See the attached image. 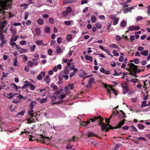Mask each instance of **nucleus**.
<instances>
[{
	"label": "nucleus",
	"instance_id": "obj_1",
	"mask_svg": "<svg viewBox=\"0 0 150 150\" xmlns=\"http://www.w3.org/2000/svg\"><path fill=\"white\" fill-rule=\"evenodd\" d=\"M12 2V0H0V15L1 16L5 14V9L11 8Z\"/></svg>",
	"mask_w": 150,
	"mask_h": 150
},
{
	"label": "nucleus",
	"instance_id": "obj_2",
	"mask_svg": "<svg viewBox=\"0 0 150 150\" xmlns=\"http://www.w3.org/2000/svg\"><path fill=\"white\" fill-rule=\"evenodd\" d=\"M33 109H30L28 111V114L30 115L29 118L27 119V123L29 124H31L32 123H35L37 121H38L37 118V115L38 114L37 112L33 113Z\"/></svg>",
	"mask_w": 150,
	"mask_h": 150
},
{
	"label": "nucleus",
	"instance_id": "obj_3",
	"mask_svg": "<svg viewBox=\"0 0 150 150\" xmlns=\"http://www.w3.org/2000/svg\"><path fill=\"white\" fill-rule=\"evenodd\" d=\"M127 65L129 67V68L127 69V70L130 72L131 75L136 76L137 73L136 70L137 69V68L139 67L138 66L132 63H129Z\"/></svg>",
	"mask_w": 150,
	"mask_h": 150
},
{
	"label": "nucleus",
	"instance_id": "obj_4",
	"mask_svg": "<svg viewBox=\"0 0 150 150\" xmlns=\"http://www.w3.org/2000/svg\"><path fill=\"white\" fill-rule=\"evenodd\" d=\"M95 122H98V124L100 126V127L102 130L105 129L107 127V125L104 123L103 122V118L100 116H98L95 117Z\"/></svg>",
	"mask_w": 150,
	"mask_h": 150
},
{
	"label": "nucleus",
	"instance_id": "obj_5",
	"mask_svg": "<svg viewBox=\"0 0 150 150\" xmlns=\"http://www.w3.org/2000/svg\"><path fill=\"white\" fill-rule=\"evenodd\" d=\"M122 87L123 88V93L125 94L129 91L128 86L125 84L124 85H122Z\"/></svg>",
	"mask_w": 150,
	"mask_h": 150
},
{
	"label": "nucleus",
	"instance_id": "obj_6",
	"mask_svg": "<svg viewBox=\"0 0 150 150\" xmlns=\"http://www.w3.org/2000/svg\"><path fill=\"white\" fill-rule=\"evenodd\" d=\"M45 73L44 71L41 72L37 76V79L39 80H41L42 77H44L45 76Z\"/></svg>",
	"mask_w": 150,
	"mask_h": 150
},
{
	"label": "nucleus",
	"instance_id": "obj_7",
	"mask_svg": "<svg viewBox=\"0 0 150 150\" xmlns=\"http://www.w3.org/2000/svg\"><path fill=\"white\" fill-rule=\"evenodd\" d=\"M126 121L125 120H124L120 121L118 124L117 126L115 127V128L116 129H117L118 128H120L121 126L125 123V121Z\"/></svg>",
	"mask_w": 150,
	"mask_h": 150
},
{
	"label": "nucleus",
	"instance_id": "obj_8",
	"mask_svg": "<svg viewBox=\"0 0 150 150\" xmlns=\"http://www.w3.org/2000/svg\"><path fill=\"white\" fill-rule=\"evenodd\" d=\"M106 125H107V127H106L105 128V129L103 130H105L106 132H108L110 129H115V127H113L111 125H110L109 124H106Z\"/></svg>",
	"mask_w": 150,
	"mask_h": 150
},
{
	"label": "nucleus",
	"instance_id": "obj_9",
	"mask_svg": "<svg viewBox=\"0 0 150 150\" xmlns=\"http://www.w3.org/2000/svg\"><path fill=\"white\" fill-rule=\"evenodd\" d=\"M87 136L88 137H92L96 136V135L91 132H88Z\"/></svg>",
	"mask_w": 150,
	"mask_h": 150
},
{
	"label": "nucleus",
	"instance_id": "obj_10",
	"mask_svg": "<svg viewBox=\"0 0 150 150\" xmlns=\"http://www.w3.org/2000/svg\"><path fill=\"white\" fill-rule=\"evenodd\" d=\"M40 136L41 137H40V138L41 139V140L42 141V142L43 143H44L47 140H48L49 139L48 137H45L42 135H40Z\"/></svg>",
	"mask_w": 150,
	"mask_h": 150
},
{
	"label": "nucleus",
	"instance_id": "obj_11",
	"mask_svg": "<svg viewBox=\"0 0 150 150\" xmlns=\"http://www.w3.org/2000/svg\"><path fill=\"white\" fill-rule=\"evenodd\" d=\"M148 50H146L141 52L140 53L141 54H143L144 56H147L148 55Z\"/></svg>",
	"mask_w": 150,
	"mask_h": 150
},
{
	"label": "nucleus",
	"instance_id": "obj_12",
	"mask_svg": "<svg viewBox=\"0 0 150 150\" xmlns=\"http://www.w3.org/2000/svg\"><path fill=\"white\" fill-rule=\"evenodd\" d=\"M85 58L86 60H89L91 62H92L93 61V58L90 56L86 55L85 56Z\"/></svg>",
	"mask_w": 150,
	"mask_h": 150
},
{
	"label": "nucleus",
	"instance_id": "obj_13",
	"mask_svg": "<svg viewBox=\"0 0 150 150\" xmlns=\"http://www.w3.org/2000/svg\"><path fill=\"white\" fill-rule=\"evenodd\" d=\"M28 86L30 87V89L31 90H34L35 89V88H36V86H34L32 84L30 83H28Z\"/></svg>",
	"mask_w": 150,
	"mask_h": 150
},
{
	"label": "nucleus",
	"instance_id": "obj_14",
	"mask_svg": "<svg viewBox=\"0 0 150 150\" xmlns=\"http://www.w3.org/2000/svg\"><path fill=\"white\" fill-rule=\"evenodd\" d=\"M50 78L49 76V75H47L46 76L44 79V81L46 82L47 84H48L50 81Z\"/></svg>",
	"mask_w": 150,
	"mask_h": 150
},
{
	"label": "nucleus",
	"instance_id": "obj_15",
	"mask_svg": "<svg viewBox=\"0 0 150 150\" xmlns=\"http://www.w3.org/2000/svg\"><path fill=\"white\" fill-rule=\"evenodd\" d=\"M94 80L95 79L93 78H91L89 79L88 83L91 87H92V86H91V85L93 84L94 81Z\"/></svg>",
	"mask_w": 150,
	"mask_h": 150
},
{
	"label": "nucleus",
	"instance_id": "obj_16",
	"mask_svg": "<svg viewBox=\"0 0 150 150\" xmlns=\"http://www.w3.org/2000/svg\"><path fill=\"white\" fill-rule=\"evenodd\" d=\"M36 104V101H32L30 103L29 105V106L30 107V108L33 109L34 108V106Z\"/></svg>",
	"mask_w": 150,
	"mask_h": 150
},
{
	"label": "nucleus",
	"instance_id": "obj_17",
	"mask_svg": "<svg viewBox=\"0 0 150 150\" xmlns=\"http://www.w3.org/2000/svg\"><path fill=\"white\" fill-rule=\"evenodd\" d=\"M109 47L116 49H118V45H117L114 43L110 45L109 46Z\"/></svg>",
	"mask_w": 150,
	"mask_h": 150
},
{
	"label": "nucleus",
	"instance_id": "obj_18",
	"mask_svg": "<svg viewBox=\"0 0 150 150\" xmlns=\"http://www.w3.org/2000/svg\"><path fill=\"white\" fill-rule=\"evenodd\" d=\"M127 25L126 22L125 20L122 21L120 23V26L122 27H124Z\"/></svg>",
	"mask_w": 150,
	"mask_h": 150
},
{
	"label": "nucleus",
	"instance_id": "obj_19",
	"mask_svg": "<svg viewBox=\"0 0 150 150\" xmlns=\"http://www.w3.org/2000/svg\"><path fill=\"white\" fill-rule=\"evenodd\" d=\"M70 70H69L68 67L67 66H66L64 69V74H68Z\"/></svg>",
	"mask_w": 150,
	"mask_h": 150
},
{
	"label": "nucleus",
	"instance_id": "obj_20",
	"mask_svg": "<svg viewBox=\"0 0 150 150\" xmlns=\"http://www.w3.org/2000/svg\"><path fill=\"white\" fill-rule=\"evenodd\" d=\"M72 35L71 34L67 35L66 37V39L67 41H69L72 39Z\"/></svg>",
	"mask_w": 150,
	"mask_h": 150
},
{
	"label": "nucleus",
	"instance_id": "obj_21",
	"mask_svg": "<svg viewBox=\"0 0 150 150\" xmlns=\"http://www.w3.org/2000/svg\"><path fill=\"white\" fill-rule=\"evenodd\" d=\"M35 32L37 35H39L40 33V28H36L35 29Z\"/></svg>",
	"mask_w": 150,
	"mask_h": 150
},
{
	"label": "nucleus",
	"instance_id": "obj_22",
	"mask_svg": "<svg viewBox=\"0 0 150 150\" xmlns=\"http://www.w3.org/2000/svg\"><path fill=\"white\" fill-rule=\"evenodd\" d=\"M37 22L39 25H42L43 24L44 21L42 19L40 18L37 20Z\"/></svg>",
	"mask_w": 150,
	"mask_h": 150
},
{
	"label": "nucleus",
	"instance_id": "obj_23",
	"mask_svg": "<svg viewBox=\"0 0 150 150\" xmlns=\"http://www.w3.org/2000/svg\"><path fill=\"white\" fill-rule=\"evenodd\" d=\"M7 94L8 96H7V98L9 99H11L14 96V95L12 93H7Z\"/></svg>",
	"mask_w": 150,
	"mask_h": 150
},
{
	"label": "nucleus",
	"instance_id": "obj_24",
	"mask_svg": "<svg viewBox=\"0 0 150 150\" xmlns=\"http://www.w3.org/2000/svg\"><path fill=\"white\" fill-rule=\"evenodd\" d=\"M113 86H111L110 87V88L107 89L108 91V95L110 97V98H111V94L112 93H113V92L110 91L111 88H112Z\"/></svg>",
	"mask_w": 150,
	"mask_h": 150
},
{
	"label": "nucleus",
	"instance_id": "obj_25",
	"mask_svg": "<svg viewBox=\"0 0 150 150\" xmlns=\"http://www.w3.org/2000/svg\"><path fill=\"white\" fill-rule=\"evenodd\" d=\"M62 52V50L60 46H57L56 47V52L58 54Z\"/></svg>",
	"mask_w": 150,
	"mask_h": 150
},
{
	"label": "nucleus",
	"instance_id": "obj_26",
	"mask_svg": "<svg viewBox=\"0 0 150 150\" xmlns=\"http://www.w3.org/2000/svg\"><path fill=\"white\" fill-rule=\"evenodd\" d=\"M96 17L94 16H91V21L92 23H95L96 21Z\"/></svg>",
	"mask_w": 150,
	"mask_h": 150
},
{
	"label": "nucleus",
	"instance_id": "obj_27",
	"mask_svg": "<svg viewBox=\"0 0 150 150\" xmlns=\"http://www.w3.org/2000/svg\"><path fill=\"white\" fill-rule=\"evenodd\" d=\"M134 62L136 64H138L139 62V59L137 58L134 59L133 60H130V62Z\"/></svg>",
	"mask_w": 150,
	"mask_h": 150
},
{
	"label": "nucleus",
	"instance_id": "obj_28",
	"mask_svg": "<svg viewBox=\"0 0 150 150\" xmlns=\"http://www.w3.org/2000/svg\"><path fill=\"white\" fill-rule=\"evenodd\" d=\"M13 41V39L11 38L10 40V45H11L12 47H13L14 46H16V44L15 42H12Z\"/></svg>",
	"mask_w": 150,
	"mask_h": 150
},
{
	"label": "nucleus",
	"instance_id": "obj_29",
	"mask_svg": "<svg viewBox=\"0 0 150 150\" xmlns=\"http://www.w3.org/2000/svg\"><path fill=\"white\" fill-rule=\"evenodd\" d=\"M71 11L72 9L71 7L68 6L66 8V12H67V13H69V14L71 12Z\"/></svg>",
	"mask_w": 150,
	"mask_h": 150
},
{
	"label": "nucleus",
	"instance_id": "obj_30",
	"mask_svg": "<svg viewBox=\"0 0 150 150\" xmlns=\"http://www.w3.org/2000/svg\"><path fill=\"white\" fill-rule=\"evenodd\" d=\"M95 25L96 26V28L98 29H100L102 27V25L101 23H96L95 24Z\"/></svg>",
	"mask_w": 150,
	"mask_h": 150
},
{
	"label": "nucleus",
	"instance_id": "obj_31",
	"mask_svg": "<svg viewBox=\"0 0 150 150\" xmlns=\"http://www.w3.org/2000/svg\"><path fill=\"white\" fill-rule=\"evenodd\" d=\"M69 13L67 12L66 11H64L62 13V16L64 17H66L68 14Z\"/></svg>",
	"mask_w": 150,
	"mask_h": 150
},
{
	"label": "nucleus",
	"instance_id": "obj_32",
	"mask_svg": "<svg viewBox=\"0 0 150 150\" xmlns=\"http://www.w3.org/2000/svg\"><path fill=\"white\" fill-rule=\"evenodd\" d=\"M47 101V99L46 98H42L40 99V102L41 103H45Z\"/></svg>",
	"mask_w": 150,
	"mask_h": 150
},
{
	"label": "nucleus",
	"instance_id": "obj_33",
	"mask_svg": "<svg viewBox=\"0 0 150 150\" xmlns=\"http://www.w3.org/2000/svg\"><path fill=\"white\" fill-rule=\"evenodd\" d=\"M76 1L75 0H67L65 2V4L72 3L75 2Z\"/></svg>",
	"mask_w": 150,
	"mask_h": 150
},
{
	"label": "nucleus",
	"instance_id": "obj_34",
	"mask_svg": "<svg viewBox=\"0 0 150 150\" xmlns=\"http://www.w3.org/2000/svg\"><path fill=\"white\" fill-rule=\"evenodd\" d=\"M110 91L113 92V93L116 96L117 94L116 90L112 88H111Z\"/></svg>",
	"mask_w": 150,
	"mask_h": 150
},
{
	"label": "nucleus",
	"instance_id": "obj_35",
	"mask_svg": "<svg viewBox=\"0 0 150 150\" xmlns=\"http://www.w3.org/2000/svg\"><path fill=\"white\" fill-rule=\"evenodd\" d=\"M49 23L51 24H53L54 23V20L53 18H50L49 19Z\"/></svg>",
	"mask_w": 150,
	"mask_h": 150
},
{
	"label": "nucleus",
	"instance_id": "obj_36",
	"mask_svg": "<svg viewBox=\"0 0 150 150\" xmlns=\"http://www.w3.org/2000/svg\"><path fill=\"white\" fill-rule=\"evenodd\" d=\"M27 51V50H25V49H22V48H21V50H18V52L21 53H26Z\"/></svg>",
	"mask_w": 150,
	"mask_h": 150
},
{
	"label": "nucleus",
	"instance_id": "obj_37",
	"mask_svg": "<svg viewBox=\"0 0 150 150\" xmlns=\"http://www.w3.org/2000/svg\"><path fill=\"white\" fill-rule=\"evenodd\" d=\"M138 127L140 129H143L144 128V126L143 125L139 124L138 125Z\"/></svg>",
	"mask_w": 150,
	"mask_h": 150
},
{
	"label": "nucleus",
	"instance_id": "obj_38",
	"mask_svg": "<svg viewBox=\"0 0 150 150\" xmlns=\"http://www.w3.org/2000/svg\"><path fill=\"white\" fill-rule=\"evenodd\" d=\"M50 28L48 27H46L45 29V32L47 33H49L50 32Z\"/></svg>",
	"mask_w": 150,
	"mask_h": 150
},
{
	"label": "nucleus",
	"instance_id": "obj_39",
	"mask_svg": "<svg viewBox=\"0 0 150 150\" xmlns=\"http://www.w3.org/2000/svg\"><path fill=\"white\" fill-rule=\"evenodd\" d=\"M112 115H111L110 117L109 118H106L105 119L106 120V123H107V124H109V123L110 122V120L112 116Z\"/></svg>",
	"mask_w": 150,
	"mask_h": 150
},
{
	"label": "nucleus",
	"instance_id": "obj_40",
	"mask_svg": "<svg viewBox=\"0 0 150 150\" xmlns=\"http://www.w3.org/2000/svg\"><path fill=\"white\" fill-rule=\"evenodd\" d=\"M112 53L113 54V55L115 56H119V54L118 52H116V51L115 50H113L112 51Z\"/></svg>",
	"mask_w": 150,
	"mask_h": 150
},
{
	"label": "nucleus",
	"instance_id": "obj_41",
	"mask_svg": "<svg viewBox=\"0 0 150 150\" xmlns=\"http://www.w3.org/2000/svg\"><path fill=\"white\" fill-rule=\"evenodd\" d=\"M66 96V94H62L60 96L58 97V98L59 99H63Z\"/></svg>",
	"mask_w": 150,
	"mask_h": 150
},
{
	"label": "nucleus",
	"instance_id": "obj_42",
	"mask_svg": "<svg viewBox=\"0 0 150 150\" xmlns=\"http://www.w3.org/2000/svg\"><path fill=\"white\" fill-rule=\"evenodd\" d=\"M29 13L28 12H25V16H24V19L25 20H26L28 17V16L29 15Z\"/></svg>",
	"mask_w": 150,
	"mask_h": 150
},
{
	"label": "nucleus",
	"instance_id": "obj_43",
	"mask_svg": "<svg viewBox=\"0 0 150 150\" xmlns=\"http://www.w3.org/2000/svg\"><path fill=\"white\" fill-rule=\"evenodd\" d=\"M36 47V46L35 45H33L31 46L30 48V49L31 50V51H34L35 50V49Z\"/></svg>",
	"mask_w": 150,
	"mask_h": 150
},
{
	"label": "nucleus",
	"instance_id": "obj_44",
	"mask_svg": "<svg viewBox=\"0 0 150 150\" xmlns=\"http://www.w3.org/2000/svg\"><path fill=\"white\" fill-rule=\"evenodd\" d=\"M42 40H38L36 42L35 44L37 45H40L42 43Z\"/></svg>",
	"mask_w": 150,
	"mask_h": 150
},
{
	"label": "nucleus",
	"instance_id": "obj_45",
	"mask_svg": "<svg viewBox=\"0 0 150 150\" xmlns=\"http://www.w3.org/2000/svg\"><path fill=\"white\" fill-rule=\"evenodd\" d=\"M146 101H143L142 103V105H141V107H145L147 106L146 105Z\"/></svg>",
	"mask_w": 150,
	"mask_h": 150
},
{
	"label": "nucleus",
	"instance_id": "obj_46",
	"mask_svg": "<svg viewBox=\"0 0 150 150\" xmlns=\"http://www.w3.org/2000/svg\"><path fill=\"white\" fill-rule=\"evenodd\" d=\"M121 39V38L119 35H116L115 37V40L117 41L120 40Z\"/></svg>",
	"mask_w": 150,
	"mask_h": 150
},
{
	"label": "nucleus",
	"instance_id": "obj_47",
	"mask_svg": "<svg viewBox=\"0 0 150 150\" xmlns=\"http://www.w3.org/2000/svg\"><path fill=\"white\" fill-rule=\"evenodd\" d=\"M17 60H18V59H17V57H16L14 59V63H13V65L15 66H17V62H18Z\"/></svg>",
	"mask_w": 150,
	"mask_h": 150
},
{
	"label": "nucleus",
	"instance_id": "obj_48",
	"mask_svg": "<svg viewBox=\"0 0 150 150\" xmlns=\"http://www.w3.org/2000/svg\"><path fill=\"white\" fill-rule=\"evenodd\" d=\"M28 66L30 67H32L33 65V62L31 61H29L28 62Z\"/></svg>",
	"mask_w": 150,
	"mask_h": 150
},
{
	"label": "nucleus",
	"instance_id": "obj_49",
	"mask_svg": "<svg viewBox=\"0 0 150 150\" xmlns=\"http://www.w3.org/2000/svg\"><path fill=\"white\" fill-rule=\"evenodd\" d=\"M118 21L119 19L118 18H117L116 19L114 20V21L113 22V25H116L117 24Z\"/></svg>",
	"mask_w": 150,
	"mask_h": 150
},
{
	"label": "nucleus",
	"instance_id": "obj_50",
	"mask_svg": "<svg viewBox=\"0 0 150 150\" xmlns=\"http://www.w3.org/2000/svg\"><path fill=\"white\" fill-rule=\"evenodd\" d=\"M128 30L132 31L134 30V26H129L128 27Z\"/></svg>",
	"mask_w": 150,
	"mask_h": 150
},
{
	"label": "nucleus",
	"instance_id": "obj_51",
	"mask_svg": "<svg viewBox=\"0 0 150 150\" xmlns=\"http://www.w3.org/2000/svg\"><path fill=\"white\" fill-rule=\"evenodd\" d=\"M1 43L0 45V46L1 47H2L4 44H5L6 43V41L4 40H2V41H1Z\"/></svg>",
	"mask_w": 150,
	"mask_h": 150
},
{
	"label": "nucleus",
	"instance_id": "obj_52",
	"mask_svg": "<svg viewBox=\"0 0 150 150\" xmlns=\"http://www.w3.org/2000/svg\"><path fill=\"white\" fill-rule=\"evenodd\" d=\"M73 146L72 145H70V144H68L66 146L67 149H71Z\"/></svg>",
	"mask_w": 150,
	"mask_h": 150
},
{
	"label": "nucleus",
	"instance_id": "obj_53",
	"mask_svg": "<svg viewBox=\"0 0 150 150\" xmlns=\"http://www.w3.org/2000/svg\"><path fill=\"white\" fill-rule=\"evenodd\" d=\"M0 41H2V40H4V36L2 33L0 34Z\"/></svg>",
	"mask_w": 150,
	"mask_h": 150
},
{
	"label": "nucleus",
	"instance_id": "obj_54",
	"mask_svg": "<svg viewBox=\"0 0 150 150\" xmlns=\"http://www.w3.org/2000/svg\"><path fill=\"white\" fill-rule=\"evenodd\" d=\"M64 23L66 25H69L71 24V22L70 21H66Z\"/></svg>",
	"mask_w": 150,
	"mask_h": 150
},
{
	"label": "nucleus",
	"instance_id": "obj_55",
	"mask_svg": "<svg viewBox=\"0 0 150 150\" xmlns=\"http://www.w3.org/2000/svg\"><path fill=\"white\" fill-rule=\"evenodd\" d=\"M130 127H131L132 129H133L134 131L135 132H137L138 131V130L136 127L134 125H132Z\"/></svg>",
	"mask_w": 150,
	"mask_h": 150
},
{
	"label": "nucleus",
	"instance_id": "obj_56",
	"mask_svg": "<svg viewBox=\"0 0 150 150\" xmlns=\"http://www.w3.org/2000/svg\"><path fill=\"white\" fill-rule=\"evenodd\" d=\"M75 138H76V136H74L72 138H70V139H68V141L69 142H71L72 141H74L75 140Z\"/></svg>",
	"mask_w": 150,
	"mask_h": 150
},
{
	"label": "nucleus",
	"instance_id": "obj_57",
	"mask_svg": "<svg viewBox=\"0 0 150 150\" xmlns=\"http://www.w3.org/2000/svg\"><path fill=\"white\" fill-rule=\"evenodd\" d=\"M29 68L28 66H26L24 68V70L26 72H28L29 71Z\"/></svg>",
	"mask_w": 150,
	"mask_h": 150
},
{
	"label": "nucleus",
	"instance_id": "obj_58",
	"mask_svg": "<svg viewBox=\"0 0 150 150\" xmlns=\"http://www.w3.org/2000/svg\"><path fill=\"white\" fill-rule=\"evenodd\" d=\"M57 42L58 44H60L61 43L62 41L61 38V37H59L58 38L57 40Z\"/></svg>",
	"mask_w": 150,
	"mask_h": 150
},
{
	"label": "nucleus",
	"instance_id": "obj_59",
	"mask_svg": "<svg viewBox=\"0 0 150 150\" xmlns=\"http://www.w3.org/2000/svg\"><path fill=\"white\" fill-rule=\"evenodd\" d=\"M20 43L21 45H23L26 44V42L25 40H22L20 41Z\"/></svg>",
	"mask_w": 150,
	"mask_h": 150
},
{
	"label": "nucleus",
	"instance_id": "obj_60",
	"mask_svg": "<svg viewBox=\"0 0 150 150\" xmlns=\"http://www.w3.org/2000/svg\"><path fill=\"white\" fill-rule=\"evenodd\" d=\"M25 111L24 110H22L21 112L18 113V115H23L24 114Z\"/></svg>",
	"mask_w": 150,
	"mask_h": 150
},
{
	"label": "nucleus",
	"instance_id": "obj_61",
	"mask_svg": "<svg viewBox=\"0 0 150 150\" xmlns=\"http://www.w3.org/2000/svg\"><path fill=\"white\" fill-rule=\"evenodd\" d=\"M143 19V17L142 16H138L136 18V21H138L139 20H141Z\"/></svg>",
	"mask_w": 150,
	"mask_h": 150
},
{
	"label": "nucleus",
	"instance_id": "obj_62",
	"mask_svg": "<svg viewBox=\"0 0 150 150\" xmlns=\"http://www.w3.org/2000/svg\"><path fill=\"white\" fill-rule=\"evenodd\" d=\"M52 89L54 91H56L58 89V88L56 85H54L52 87Z\"/></svg>",
	"mask_w": 150,
	"mask_h": 150
},
{
	"label": "nucleus",
	"instance_id": "obj_63",
	"mask_svg": "<svg viewBox=\"0 0 150 150\" xmlns=\"http://www.w3.org/2000/svg\"><path fill=\"white\" fill-rule=\"evenodd\" d=\"M124 57L123 56H121L120 57L119 59V61L121 62H122L123 61Z\"/></svg>",
	"mask_w": 150,
	"mask_h": 150
},
{
	"label": "nucleus",
	"instance_id": "obj_64",
	"mask_svg": "<svg viewBox=\"0 0 150 150\" xmlns=\"http://www.w3.org/2000/svg\"><path fill=\"white\" fill-rule=\"evenodd\" d=\"M52 52V51L51 49H49L48 50V53L49 55H51Z\"/></svg>",
	"mask_w": 150,
	"mask_h": 150
}]
</instances>
